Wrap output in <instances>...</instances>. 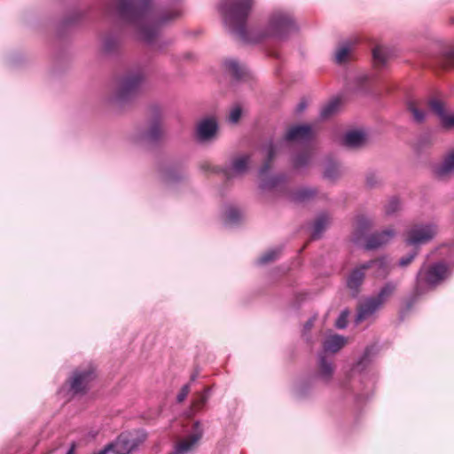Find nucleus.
<instances>
[{
	"mask_svg": "<svg viewBox=\"0 0 454 454\" xmlns=\"http://www.w3.org/2000/svg\"><path fill=\"white\" fill-rule=\"evenodd\" d=\"M428 106L441 119V123L445 129L454 128V114H447L444 105L438 99H431Z\"/></svg>",
	"mask_w": 454,
	"mask_h": 454,
	"instance_id": "nucleus-16",
	"label": "nucleus"
},
{
	"mask_svg": "<svg viewBox=\"0 0 454 454\" xmlns=\"http://www.w3.org/2000/svg\"><path fill=\"white\" fill-rule=\"evenodd\" d=\"M217 122L214 118H207L200 121L196 128V136L201 142L214 139L217 133Z\"/></svg>",
	"mask_w": 454,
	"mask_h": 454,
	"instance_id": "nucleus-14",
	"label": "nucleus"
},
{
	"mask_svg": "<svg viewBox=\"0 0 454 454\" xmlns=\"http://www.w3.org/2000/svg\"><path fill=\"white\" fill-rule=\"evenodd\" d=\"M416 254H417V252H414L408 256L401 258L399 261V265L402 267H405V266L409 265L412 262V260L415 258Z\"/></svg>",
	"mask_w": 454,
	"mask_h": 454,
	"instance_id": "nucleus-45",
	"label": "nucleus"
},
{
	"mask_svg": "<svg viewBox=\"0 0 454 454\" xmlns=\"http://www.w3.org/2000/svg\"><path fill=\"white\" fill-rule=\"evenodd\" d=\"M368 354H369V349L367 348L365 350V353H364V356L362 357V359L357 363V364H356L357 367L360 366L364 363V361L366 359Z\"/></svg>",
	"mask_w": 454,
	"mask_h": 454,
	"instance_id": "nucleus-46",
	"label": "nucleus"
},
{
	"mask_svg": "<svg viewBox=\"0 0 454 454\" xmlns=\"http://www.w3.org/2000/svg\"><path fill=\"white\" fill-rule=\"evenodd\" d=\"M450 275V270L445 262L424 264L418 271L414 296L418 297L427 291L433 290L442 284Z\"/></svg>",
	"mask_w": 454,
	"mask_h": 454,
	"instance_id": "nucleus-3",
	"label": "nucleus"
},
{
	"mask_svg": "<svg viewBox=\"0 0 454 454\" xmlns=\"http://www.w3.org/2000/svg\"><path fill=\"white\" fill-rule=\"evenodd\" d=\"M201 168L205 171L208 170L210 168V164L209 163H203L201 164Z\"/></svg>",
	"mask_w": 454,
	"mask_h": 454,
	"instance_id": "nucleus-49",
	"label": "nucleus"
},
{
	"mask_svg": "<svg viewBox=\"0 0 454 454\" xmlns=\"http://www.w3.org/2000/svg\"><path fill=\"white\" fill-rule=\"evenodd\" d=\"M315 195V191L312 189H300L296 191L293 195L292 199L294 201H305Z\"/></svg>",
	"mask_w": 454,
	"mask_h": 454,
	"instance_id": "nucleus-35",
	"label": "nucleus"
},
{
	"mask_svg": "<svg viewBox=\"0 0 454 454\" xmlns=\"http://www.w3.org/2000/svg\"><path fill=\"white\" fill-rule=\"evenodd\" d=\"M95 369L91 365H88L74 372L73 378L70 381L71 389L74 393H84L89 384L95 379Z\"/></svg>",
	"mask_w": 454,
	"mask_h": 454,
	"instance_id": "nucleus-10",
	"label": "nucleus"
},
{
	"mask_svg": "<svg viewBox=\"0 0 454 454\" xmlns=\"http://www.w3.org/2000/svg\"><path fill=\"white\" fill-rule=\"evenodd\" d=\"M408 110L412 114L413 120L416 122H422L426 117L425 103L421 100L410 99L407 103Z\"/></svg>",
	"mask_w": 454,
	"mask_h": 454,
	"instance_id": "nucleus-23",
	"label": "nucleus"
},
{
	"mask_svg": "<svg viewBox=\"0 0 454 454\" xmlns=\"http://www.w3.org/2000/svg\"><path fill=\"white\" fill-rule=\"evenodd\" d=\"M412 307V302L411 301L408 306H407V309H410Z\"/></svg>",
	"mask_w": 454,
	"mask_h": 454,
	"instance_id": "nucleus-52",
	"label": "nucleus"
},
{
	"mask_svg": "<svg viewBox=\"0 0 454 454\" xmlns=\"http://www.w3.org/2000/svg\"><path fill=\"white\" fill-rule=\"evenodd\" d=\"M67 454H74V449H73V448H71V449L67 451Z\"/></svg>",
	"mask_w": 454,
	"mask_h": 454,
	"instance_id": "nucleus-51",
	"label": "nucleus"
},
{
	"mask_svg": "<svg viewBox=\"0 0 454 454\" xmlns=\"http://www.w3.org/2000/svg\"><path fill=\"white\" fill-rule=\"evenodd\" d=\"M144 78L145 75L141 68L128 72L119 81L113 100L120 104L130 100L138 92Z\"/></svg>",
	"mask_w": 454,
	"mask_h": 454,
	"instance_id": "nucleus-5",
	"label": "nucleus"
},
{
	"mask_svg": "<svg viewBox=\"0 0 454 454\" xmlns=\"http://www.w3.org/2000/svg\"><path fill=\"white\" fill-rule=\"evenodd\" d=\"M378 184H380V179L375 174H369L366 176V184L368 187H375Z\"/></svg>",
	"mask_w": 454,
	"mask_h": 454,
	"instance_id": "nucleus-43",
	"label": "nucleus"
},
{
	"mask_svg": "<svg viewBox=\"0 0 454 454\" xmlns=\"http://www.w3.org/2000/svg\"><path fill=\"white\" fill-rule=\"evenodd\" d=\"M396 290V285L386 283L375 295L363 299L356 307V323L360 324L381 309Z\"/></svg>",
	"mask_w": 454,
	"mask_h": 454,
	"instance_id": "nucleus-4",
	"label": "nucleus"
},
{
	"mask_svg": "<svg viewBox=\"0 0 454 454\" xmlns=\"http://www.w3.org/2000/svg\"><path fill=\"white\" fill-rule=\"evenodd\" d=\"M312 325H313V320H309V321L306 323L305 327H306L307 329H309V328H311V327H312Z\"/></svg>",
	"mask_w": 454,
	"mask_h": 454,
	"instance_id": "nucleus-50",
	"label": "nucleus"
},
{
	"mask_svg": "<svg viewBox=\"0 0 454 454\" xmlns=\"http://www.w3.org/2000/svg\"><path fill=\"white\" fill-rule=\"evenodd\" d=\"M254 3V0H223L219 5L225 23L239 40L245 43H259L269 37L283 38L295 30L292 16L282 11L275 12L271 15L265 30H247V21Z\"/></svg>",
	"mask_w": 454,
	"mask_h": 454,
	"instance_id": "nucleus-1",
	"label": "nucleus"
},
{
	"mask_svg": "<svg viewBox=\"0 0 454 454\" xmlns=\"http://www.w3.org/2000/svg\"><path fill=\"white\" fill-rule=\"evenodd\" d=\"M330 223V217L326 214L318 215L313 223V231L311 233L312 239H318L321 238L323 231Z\"/></svg>",
	"mask_w": 454,
	"mask_h": 454,
	"instance_id": "nucleus-25",
	"label": "nucleus"
},
{
	"mask_svg": "<svg viewBox=\"0 0 454 454\" xmlns=\"http://www.w3.org/2000/svg\"><path fill=\"white\" fill-rule=\"evenodd\" d=\"M364 268L373 269L377 278H386L389 271V262L387 258H379L364 263Z\"/></svg>",
	"mask_w": 454,
	"mask_h": 454,
	"instance_id": "nucleus-19",
	"label": "nucleus"
},
{
	"mask_svg": "<svg viewBox=\"0 0 454 454\" xmlns=\"http://www.w3.org/2000/svg\"><path fill=\"white\" fill-rule=\"evenodd\" d=\"M434 175L439 180H448L454 176V150L448 152L434 168Z\"/></svg>",
	"mask_w": 454,
	"mask_h": 454,
	"instance_id": "nucleus-12",
	"label": "nucleus"
},
{
	"mask_svg": "<svg viewBox=\"0 0 454 454\" xmlns=\"http://www.w3.org/2000/svg\"><path fill=\"white\" fill-rule=\"evenodd\" d=\"M276 146L270 143L266 148V159L264 160L259 172L261 178V188L262 190H273L278 186H282V178L278 176L268 177L267 173L272 166V162L276 156Z\"/></svg>",
	"mask_w": 454,
	"mask_h": 454,
	"instance_id": "nucleus-7",
	"label": "nucleus"
},
{
	"mask_svg": "<svg viewBox=\"0 0 454 454\" xmlns=\"http://www.w3.org/2000/svg\"><path fill=\"white\" fill-rule=\"evenodd\" d=\"M340 100L339 98H333L326 105H325L320 112L322 119H328L333 116L339 110Z\"/></svg>",
	"mask_w": 454,
	"mask_h": 454,
	"instance_id": "nucleus-29",
	"label": "nucleus"
},
{
	"mask_svg": "<svg viewBox=\"0 0 454 454\" xmlns=\"http://www.w3.org/2000/svg\"><path fill=\"white\" fill-rule=\"evenodd\" d=\"M439 65L442 68H450L454 67V47H450L442 51L439 59Z\"/></svg>",
	"mask_w": 454,
	"mask_h": 454,
	"instance_id": "nucleus-31",
	"label": "nucleus"
},
{
	"mask_svg": "<svg viewBox=\"0 0 454 454\" xmlns=\"http://www.w3.org/2000/svg\"><path fill=\"white\" fill-rule=\"evenodd\" d=\"M438 233V226L434 223L416 224L406 233V243L411 246L425 244L432 240Z\"/></svg>",
	"mask_w": 454,
	"mask_h": 454,
	"instance_id": "nucleus-8",
	"label": "nucleus"
},
{
	"mask_svg": "<svg viewBox=\"0 0 454 454\" xmlns=\"http://www.w3.org/2000/svg\"><path fill=\"white\" fill-rule=\"evenodd\" d=\"M373 223L371 219L366 216L360 215L356 219L355 230H354V239L356 242H359L362 238L372 229Z\"/></svg>",
	"mask_w": 454,
	"mask_h": 454,
	"instance_id": "nucleus-20",
	"label": "nucleus"
},
{
	"mask_svg": "<svg viewBox=\"0 0 454 454\" xmlns=\"http://www.w3.org/2000/svg\"><path fill=\"white\" fill-rule=\"evenodd\" d=\"M250 161V156L247 154L239 155L231 160L229 168L223 170L224 176L230 180L246 173Z\"/></svg>",
	"mask_w": 454,
	"mask_h": 454,
	"instance_id": "nucleus-13",
	"label": "nucleus"
},
{
	"mask_svg": "<svg viewBox=\"0 0 454 454\" xmlns=\"http://www.w3.org/2000/svg\"><path fill=\"white\" fill-rule=\"evenodd\" d=\"M226 218L229 222L234 223L239 218V212L235 208H230L226 212Z\"/></svg>",
	"mask_w": 454,
	"mask_h": 454,
	"instance_id": "nucleus-41",
	"label": "nucleus"
},
{
	"mask_svg": "<svg viewBox=\"0 0 454 454\" xmlns=\"http://www.w3.org/2000/svg\"><path fill=\"white\" fill-rule=\"evenodd\" d=\"M163 136V130L158 121H153L146 131L141 137V140L146 143H154L159 141Z\"/></svg>",
	"mask_w": 454,
	"mask_h": 454,
	"instance_id": "nucleus-22",
	"label": "nucleus"
},
{
	"mask_svg": "<svg viewBox=\"0 0 454 454\" xmlns=\"http://www.w3.org/2000/svg\"><path fill=\"white\" fill-rule=\"evenodd\" d=\"M224 66L229 73L237 79H242L247 75V68L235 59H227Z\"/></svg>",
	"mask_w": 454,
	"mask_h": 454,
	"instance_id": "nucleus-27",
	"label": "nucleus"
},
{
	"mask_svg": "<svg viewBox=\"0 0 454 454\" xmlns=\"http://www.w3.org/2000/svg\"><path fill=\"white\" fill-rule=\"evenodd\" d=\"M190 393V387L189 385H184L183 386V387L181 388L180 392L178 393L177 396H176V400L178 403H182L185 400V398L187 397V395H189Z\"/></svg>",
	"mask_w": 454,
	"mask_h": 454,
	"instance_id": "nucleus-42",
	"label": "nucleus"
},
{
	"mask_svg": "<svg viewBox=\"0 0 454 454\" xmlns=\"http://www.w3.org/2000/svg\"><path fill=\"white\" fill-rule=\"evenodd\" d=\"M121 40L115 33H106L101 38V49L106 53H114L118 51Z\"/></svg>",
	"mask_w": 454,
	"mask_h": 454,
	"instance_id": "nucleus-21",
	"label": "nucleus"
},
{
	"mask_svg": "<svg viewBox=\"0 0 454 454\" xmlns=\"http://www.w3.org/2000/svg\"><path fill=\"white\" fill-rule=\"evenodd\" d=\"M369 77L366 74L358 75L355 79V88L356 91H364L366 89V85L368 83Z\"/></svg>",
	"mask_w": 454,
	"mask_h": 454,
	"instance_id": "nucleus-38",
	"label": "nucleus"
},
{
	"mask_svg": "<svg viewBox=\"0 0 454 454\" xmlns=\"http://www.w3.org/2000/svg\"><path fill=\"white\" fill-rule=\"evenodd\" d=\"M278 257V252L275 250L268 251L260 258L261 263H268L274 261Z\"/></svg>",
	"mask_w": 454,
	"mask_h": 454,
	"instance_id": "nucleus-39",
	"label": "nucleus"
},
{
	"mask_svg": "<svg viewBox=\"0 0 454 454\" xmlns=\"http://www.w3.org/2000/svg\"><path fill=\"white\" fill-rule=\"evenodd\" d=\"M368 268H364V263L360 266L355 268L349 274L347 279L348 287L353 291V294L356 295L359 292V288L362 286L364 277L365 271Z\"/></svg>",
	"mask_w": 454,
	"mask_h": 454,
	"instance_id": "nucleus-17",
	"label": "nucleus"
},
{
	"mask_svg": "<svg viewBox=\"0 0 454 454\" xmlns=\"http://www.w3.org/2000/svg\"><path fill=\"white\" fill-rule=\"evenodd\" d=\"M395 232L393 229L388 228L383 231L376 232L367 238L365 248L372 250L387 244L395 236Z\"/></svg>",
	"mask_w": 454,
	"mask_h": 454,
	"instance_id": "nucleus-15",
	"label": "nucleus"
},
{
	"mask_svg": "<svg viewBox=\"0 0 454 454\" xmlns=\"http://www.w3.org/2000/svg\"><path fill=\"white\" fill-rule=\"evenodd\" d=\"M305 107H306V103L302 101V102H301V103L298 105V106H297V111H298V112H301V111H303V110L305 109Z\"/></svg>",
	"mask_w": 454,
	"mask_h": 454,
	"instance_id": "nucleus-47",
	"label": "nucleus"
},
{
	"mask_svg": "<svg viewBox=\"0 0 454 454\" xmlns=\"http://www.w3.org/2000/svg\"><path fill=\"white\" fill-rule=\"evenodd\" d=\"M346 344V340L340 335H332L324 341V349L331 353H336Z\"/></svg>",
	"mask_w": 454,
	"mask_h": 454,
	"instance_id": "nucleus-26",
	"label": "nucleus"
},
{
	"mask_svg": "<svg viewBox=\"0 0 454 454\" xmlns=\"http://www.w3.org/2000/svg\"><path fill=\"white\" fill-rule=\"evenodd\" d=\"M209 391L210 387H205L203 393H200L197 395V396L192 403V410L193 412H197L203 408V406L206 404L207 401Z\"/></svg>",
	"mask_w": 454,
	"mask_h": 454,
	"instance_id": "nucleus-32",
	"label": "nucleus"
},
{
	"mask_svg": "<svg viewBox=\"0 0 454 454\" xmlns=\"http://www.w3.org/2000/svg\"><path fill=\"white\" fill-rule=\"evenodd\" d=\"M352 51V43L346 42L340 45L335 52L334 60L337 64H343L349 59L350 52Z\"/></svg>",
	"mask_w": 454,
	"mask_h": 454,
	"instance_id": "nucleus-28",
	"label": "nucleus"
},
{
	"mask_svg": "<svg viewBox=\"0 0 454 454\" xmlns=\"http://www.w3.org/2000/svg\"><path fill=\"white\" fill-rule=\"evenodd\" d=\"M193 429L192 434L180 438L175 442L174 449L169 454H189L197 449L203 436V430L199 422L193 424Z\"/></svg>",
	"mask_w": 454,
	"mask_h": 454,
	"instance_id": "nucleus-9",
	"label": "nucleus"
},
{
	"mask_svg": "<svg viewBox=\"0 0 454 454\" xmlns=\"http://www.w3.org/2000/svg\"><path fill=\"white\" fill-rule=\"evenodd\" d=\"M341 174L339 164L336 161L329 160L325 172L324 176L331 181L336 180Z\"/></svg>",
	"mask_w": 454,
	"mask_h": 454,
	"instance_id": "nucleus-30",
	"label": "nucleus"
},
{
	"mask_svg": "<svg viewBox=\"0 0 454 454\" xmlns=\"http://www.w3.org/2000/svg\"><path fill=\"white\" fill-rule=\"evenodd\" d=\"M373 63L376 67H381L386 63L387 55L385 50L381 46H376L372 50Z\"/></svg>",
	"mask_w": 454,
	"mask_h": 454,
	"instance_id": "nucleus-34",
	"label": "nucleus"
},
{
	"mask_svg": "<svg viewBox=\"0 0 454 454\" xmlns=\"http://www.w3.org/2000/svg\"><path fill=\"white\" fill-rule=\"evenodd\" d=\"M241 117V108L239 106H237L233 108L229 115V119L231 122H238Z\"/></svg>",
	"mask_w": 454,
	"mask_h": 454,
	"instance_id": "nucleus-40",
	"label": "nucleus"
},
{
	"mask_svg": "<svg viewBox=\"0 0 454 454\" xmlns=\"http://www.w3.org/2000/svg\"><path fill=\"white\" fill-rule=\"evenodd\" d=\"M315 132L310 125H294L287 129L284 139L286 142H309L314 137Z\"/></svg>",
	"mask_w": 454,
	"mask_h": 454,
	"instance_id": "nucleus-11",
	"label": "nucleus"
},
{
	"mask_svg": "<svg viewBox=\"0 0 454 454\" xmlns=\"http://www.w3.org/2000/svg\"><path fill=\"white\" fill-rule=\"evenodd\" d=\"M335 367L333 362L328 361L325 356H321L318 364V375L325 381L329 382L332 380Z\"/></svg>",
	"mask_w": 454,
	"mask_h": 454,
	"instance_id": "nucleus-24",
	"label": "nucleus"
},
{
	"mask_svg": "<svg viewBox=\"0 0 454 454\" xmlns=\"http://www.w3.org/2000/svg\"><path fill=\"white\" fill-rule=\"evenodd\" d=\"M366 134L362 130L349 131L343 138L344 145L348 148H360L366 144Z\"/></svg>",
	"mask_w": 454,
	"mask_h": 454,
	"instance_id": "nucleus-18",
	"label": "nucleus"
},
{
	"mask_svg": "<svg viewBox=\"0 0 454 454\" xmlns=\"http://www.w3.org/2000/svg\"><path fill=\"white\" fill-rule=\"evenodd\" d=\"M401 208L400 201L397 198L390 199L385 206V213L388 215L395 214Z\"/></svg>",
	"mask_w": 454,
	"mask_h": 454,
	"instance_id": "nucleus-37",
	"label": "nucleus"
},
{
	"mask_svg": "<svg viewBox=\"0 0 454 454\" xmlns=\"http://www.w3.org/2000/svg\"><path fill=\"white\" fill-rule=\"evenodd\" d=\"M184 177L181 172H174L172 170H165L161 173V179L166 184H170L175 181L180 180Z\"/></svg>",
	"mask_w": 454,
	"mask_h": 454,
	"instance_id": "nucleus-36",
	"label": "nucleus"
},
{
	"mask_svg": "<svg viewBox=\"0 0 454 454\" xmlns=\"http://www.w3.org/2000/svg\"><path fill=\"white\" fill-rule=\"evenodd\" d=\"M146 439L143 431L123 432L117 439L107 446L114 454H129Z\"/></svg>",
	"mask_w": 454,
	"mask_h": 454,
	"instance_id": "nucleus-6",
	"label": "nucleus"
},
{
	"mask_svg": "<svg viewBox=\"0 0 454 454\" xmlns=\"http://www.w3.org/2000/svg\"><path fill=\"white\" fill-rule=\"evenodd\" d=\"M311 159V153L309 151L306 150L299 154H297L294 160L293 164L295 168H301L307 166Z\"/></svg>",
	"mask_w": 454,
	"mask_h": 454,
	"instance_id": "nucleus-33",
	"label": "nucleus"
},
{
	"mask_svg": "<svg viewBox=\"0 0 454 454\" xmlns=\"http://www.w3.org/2000/svg\"><path fill=\"white\" fill-rule=\"evenodd\" d=\"M111 8L119 18L130 26L139 40L152 43L159 35L160 28L179 18V10L158 13L152 5V0H114Z\"/></svg>",
	"mask_w": 454,
	"mask_h": 454,
	"instance_id": "nucleus-2",
	"label": "nucleus"
},
{
	"mask_svg": "<svg viewBox=\"0 0 454 454\" xmlns=\"http://www.w3.org/2000/svg\"><path fill=\"white\" fill-rule=\"evenodd\" d=\"M348 314L347 312H342L340 317H338L336 321V326L340 329H343L346 327L348 320H347Z\"/></svg>",
	"mask_w": 454,
	"mask_h": 454,
	"instance_id": "nucleus-44",
	"label": "nucleus"
},
{
	"mask_svg": "<svg viewBox=\"0 0 454 454\" xmlns=\"http://www.w3.org/2000/svg\"><path fill=\"white\" fill-rule=\"evenodd\" d=\"M111 446H105L103 450H101L98 454H107L110 451Z\"/></svg>",
	"mask_w": 454,
	"mask_h": 454,
	"instance_id": "nucleus-48",
	"label": "nucleus"
}]
</instances>
